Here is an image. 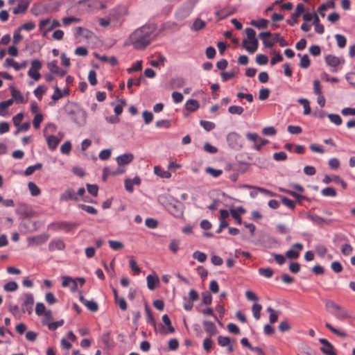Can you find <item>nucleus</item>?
Listing matches in <instances>:
<instances>
[{
	"label": "nucleus",
	"mask_w": 355,
	"mask_h": 355,
	"mask_svg": "<svg viewBox=\"0 0 355 355\" xmlns=\"http://www.w3.org/2000/svg\"><path fill=\"white\" fill-rule=\"evenodd\" d=\"M156 28L154 25H145L136 29L128 38L130 44L137 50L145 49L155 40Z\"/></svg>",
	"instance_id": "f257e3e1"
},
{
	"label": "nucleus",
	"mask_w": 355,
	"mask_h": 355,
	"mask_svg": "<svg viewBox=\"0 0 355 355\" xmlns=\"http://www.w3.org/2000/svg\"><path fill=\"white\" fill-rule=\"evenodd\" d=\"M67 112L71 120L78 125L83 126L86 123L87 113L83 109L75 105H70L67 107Z\"/></svg>",
	"instance_id": "f03ea898"
},
{
	"label": "nucleus",
	"mask_w": 355,
	"mask_h": 355,
	"mask_svg": "<svg viewBox=\"0 0 355 355\" xmlns=\"http://www.w3.org/2000/svg\"><path fill=\"white\" fill-rule=\"evenodd\" d=\"M325 307L327 309H331L332 311L331 314L338 320L345 321L351 318L350 314L348 311L341 306L340 305L336 304L335 302L332 300H327L325 302Z\"/></svg>",
	"instance_id": "7ed1b4c3"
},
{
	"label": "nucleus",
	"mask_w": 355,
	"mask_h": 355,
	"mask_svg": "<svg viewBox=\"0 0 355 355\" xmlns=\"http://www.w3.org/2000/svg\"><path fill=\"white\" fill-rule=\"evenodd\" d=\"M248 38L242 42V46L250 53H254L258 48V40L256 39V32L251 28L245 30Z\"/></svg>",
	"instance_id": "20e7f679"
},
{
	"label": "nucleus",
	"mask_w": 355,
	"mask_h": 355,
	"mask_svg": "<svg viewBox=\"0 0 355 355\" xmlns=\"http://www.w3.org/2000/svg\"><path fill=\"white\" fill-rule=\"evenodd\" d=\"M227 141L228 145L235 150H239L243 146L242 137L235 132H230L227 135Z\"/></svg>",
	"instance_id": "39448f33"
},
{
	"label": "nucleus",
	"mask_w": 355,
	"mask_h": 355,
	"mask_svg": "<svg viewBox=\"0 0 355 355\" xmlns=\"http://www.w3.org/2000/svg\"><path fill=\"white\" fill-rule=\"evenodd\" d=\"M246 138L249 141L254 143V149L258 151L261 150L262 147L269 142L268 139L259 137V135L255 132H248L246 134Z\"/></svg>",
	"instance_id": "423d86ee"
},
{
	"label": "nucleus",
	"mask_w": 355,
	"mask_h": 355,
	"mask_svg": "<svg viewBox=\"0 0 355 355\" xmlns=\"http://www.w3.org/2000/svg\"><path fill=\"white\" fill-rule=\"evenodd\" d=\"M60 26V24L58 20H51V19L48 18L40 21V30L43 32V35L46 36L48 32Z\"/></svg>",
	"instance_id": "0eeeda50"
},
{
	"label": "nucleus",
	"mask_w": 355,
	"mask_h": 355,
	"mask_svg": "<svg viewBox=\"0 0 355 355\" xmlns=\"http://www.w3.org/2000/svg\"><path fill=\"white\" fill-rule=\"evenodd\" d=\"M277 34H272L270 32H262L259 35V37L262 40L265 47L271 48L277 42V40H276Z\"/></svg>",
	"instance_id": "6e6552de"
},
{
	"label": "nucleus",
	"mask_w": 355,
	"mask_h": 355,
	"mask_svg": "<svg viewBox=\"0 0 355 355\" xmlns=\"http://www.w3.org/2000/svg\"><path fill=\"white\" fill-rule=\"evenodd\" d=\"M41 62L39 60H33L31 62V67L28 71V75L35 80H39L41 78V75L39 73V71L41 69Z\"/></svg>",
	"instance_id": "1a4fd4ad"
},
{
	"label": "nucleus",
	"mask_w": 355,
	"mask_h": 355,
	"mask_svg": "<svg viewBox=\"0 0 355 355\" xmlns=\"http://www.w3.org/2000/svg\"><path fill=\"white\" fill-rule=\"evenodd\" d=\"M55 228L57 230H62L65 233L71 232L78 226L77 223H71L67 221H60L54 224Z\"/></svg>",
	"instance_id": "9d476101"
},
{
	"label": "nucleus",
	"mask_w": 355,
	"mask_h": 355,
	"mask_svg": "<svg viewBox=\"0 0 355 355\" xmlns=\"http://www.w3.org/2000/svg\"><path fill=\"white\" fill-rule=\"evenodd\" d=\"M23 297L22 311L27 312L31 315L33 312V305L34 304L33 295L31 293H25Z\"/></svg>",
	"instance_id": "9b49d317"
},
{
	"label": "nucleus",
	"mask_w": 355,
	"mask_h": 355,
	"mask_svg": "<svg viewBox=\"0 0 355 355\" xmlns=\"http://www.w3.org/2000/svg\"><path fill=\"white\" fill-rule=\"evenodd\" d=\"M305 10L304 6L302 3H298L295 12L291 15V19L287 20V23L291 26H294L298 23L297 18Z\"/></svg>",
	"instance_id": "f8f14e48"
},
{
	"label": "nucleus",
	"mask_w": 355,
	"mask_h": 355,
	"mask_svg": "<svg viewBox=\"0 0 355 355\" xmlns=\"http://www.w3.org/2000/svg\"><path fill=\"white\" fill-rule=\"evenodd\" d=\"M319 342L323 345V347L320 348L323 354L326 355H336L334 346L327 339L320 338Z\"/></svg>",
	"instance_id": "ddd939ff"
},
{
	"label": "nucleus",
	"mask_w": 355,
	"mask_h": 355,
	"mask_svg": "<svg viewBox=\"0 0 355 355\" xmlns=\"http://www.w3.org/2000/svg\"><path fill=\"white\" fill-rule=\"evenodd\" d=\"M293 248H296L297 250L294 249H291L286 252V257L288 259H297L300 256V252L303 249V245L300 243H295L292 245Z\"/></svg>",
	"instance_id": "4468645a"
},
{
	"label": "nucleus",
	"mask_w": 355,
	"mask_h": 355,
	"mask_svg": "<svg viewBox=\"0 0 355 355\" xmlns=\"http://www.w3.org/2000/svg\"><path fill=\"white\" fill-rule=\"evenodd\" d=\"M61 201H68L69 200H73L75 201H78L79 200L76 193H75L73 189L69 188L66 189L61 195L60 198Z\"/></svg>",
	"instance_id": "2eb2a0df"
},
{
	"label": "nucleus",
	"mask_w": 355,
	"mask_h": 355,
	"mask_svg": "<svg viewBox=\"0 0 355 355\" xmlns=\"http://www.w3.org/2000/svg\"><path fill=\"white\" fill-rule=\"evenodd\" d=\"M134 159L132 153H125L116 157V160L119 167L130 164Z\"/></svg>",
	"instance_id": "dca6fc26"
},
{
	"label": "nucleus",
	"mask_w": 355,
	"mask_h": 355,
	"mask_svg": "<svg viewBox=\"0 0 355 355\" xmlns=\"http://www.w3.org/2000/svg\"><path fill=\"white\" fill-rule=\"evenodd\" d=\"M64 248H65V243L60 239H53L49 244V251H54L56 250H63Z\"/></svg>",
	"instance_id": "f3484780"
},
{
	"label": "nucleus",
	"mask_w": 355,
	"mask_h": 355,
	"mask_svg": "<svg viewBox=\"0 0 355 355\" xmlns=\"http://www.w3.org/2000/svg\"><path fill=\"white\" fill-rule=\"evenodd\" d=\"M80 302L83 304L88 310L92 312H96L98 309V304L94 300H87L83 295H80L79 297Z\"/></svg>",
	"instance_id": "a211bd4d"
},
{
	"label": "nucleus",
	"mask_w": 355,
	"mask_h": 355,
	"mask_svg": "<svg viewBox=\"0 0 355 355\" xmlns=\"http://www.w3.org/2000/svg\"><path fill=\"white\" fill-rule=\"evenodd\" d=\"M202 325L206 333L209 334L210 336L216 335L217 329L214 322L205 320L202 322Z\"/></svg>",
	"instance_id": "6ab92c4d"
},
{
	"label": "nucleus",
	"mask_w": 355,
	"mask_h": 355,
	"mask_svg": "<svg viewBox=\"0 0 355 355\" xmlns=\"http://www.w3.org/2000/svg\"><path fill=\"white\" fill-rule=\"evenodd\" d=\"M325 62L329 67L336 68L342 62V60L338 57L328 55L325 57Z\"/></svg>",
	"instance_id": "aec40b11"
},
{
	"label": "nucleus",
	"mask_w": 355,
	"mask_h": 355,
	"mask_svg": "<svg viewBox=\"0 0 355 355\" xmlns=\"http://www.w3.org/2000/svg\"><path fill=\"white\" fill-rule=\"evenodd\" d=\"M10 92L13 101L15 100L17 103H26V101L25 100L24 96L19 90L16 89L13 87H10Z\"/></svg>",
	"instance_id": "412c9836"
},
{
	"label": "nucleus",
	"mask_w": 355,
	"mask_h": 355,
	"mask_svg": "<svg viewBox=\"0 0 355 355\" xmlns=\"http://www.w3.org/2000/svg\"><path fill=\"white\" fill-rule=\"evenodd\" d=\"M146 281L148 288L151 291H153L155 288L156 284L159 282L158 277L153 276L152 275H148L147 276Z\"/></svg>",
	"instance_id": "4be33fe9"
},
{
	"label": "nucleus",
	"mask_w": 355,
	"mask_h": 355,
	"mask_svg": "<svg viewBox=\"0 0 355 355\" xmlns=\"http://www.w3.org/2000/svg\"><path fill=\"white\" fill-rule=\"evenodd\" d=\"M200 107L199 103L198 101L194 99H189L186 102L185 108L187 110L190 112L196 111Z\"/></svg>",
	"instance_id": "5701e85b"
},
{
	"label": "nucleus",
	"mask_w": 355,
	"mask_h": 355,
	"mask_svg": "<svg viewBox=\"0 0 355 355\" xmlns=\"http://www.w3.org/2000/svg\"><path fill=\"white\" fill-rule=\"evenodd\" d=\"M60 140L55 135H50L47 137V144L49 148L53 150L56 148Z\"/></svg>",
	"instance_id": "b1692460"
},
{
	"label": "nucleus",
	"mask_w": 355,
	"mask_h": 355,
	"mask_svg": "<svg viewBox=\"0 0 355 355\" xmlns=\"http://www.w3.org/2000/svg\"><path fill=\"white\" fill-rule=\"evenodd\" d=\"M309 219L318 224V225H322V224H330L331 223V220L330 219H324L318 215H315V214H313V215H311L309 216Z\"/></svg>",
	"instance_id": "393cba45"
},
{
	"label": "nucleus",
	"mask_w": 355,
	"mask_h": 355,
	"mask_svg": "<svg viewBox=\"0 0 355 355\" xmlns=\"http://www.w3.org/2000/svg\"><path fill=\"white\" fill-rule=\"evenodd\" d=\"M154 173L159 177L162 178H170L171 177V174L168 171L163 170L161 167L158 166H155L154 167Z\"/></svg>",
	"instance_id": "a878e982"
},
{
	"label": "nucleus",
	"mask_w": 355,
	"mask_h": 355,
	"mask_svg": "<svg viewBox=\"0 0 355 355\" xmlns=\"http://www.w3.org/2000/svg\"><path fill=\"white\" fill-rule=\"evenodd\" d=\"M297 102L303 106L304 115H309L311 114V110L310 107V102L308 99L303 98H299Z\"/></svg>",
	"instance_id": "bb28decb"
},
{
	"label": "nucleus",
	"mask_w": 355,
	"mask_h": 355,
	"mask_svg": "<svg viewBox=\"0 0 355 355\" xmlns=\"http://www.w3.org/2000/svg\"><path fill=\"white\" fill-rule=\"evenodd\" d=\"M325 327L330 330L333 334L337 335L340 338H346L347 334L345 331H340L339 329H336L333 327L330 323L326 322Z\"/></svg>",
	"instance_id": "cd10ccee"
},
{
	"label": "nucleus",
	"mask_w": 355,
	"mask_h": 355,
	"mask_svg": "<svg viewBox=\"0 0 355 355\" xmlns=\"http://www.w3.org/2000/svg\"><path fill=\"white\" fill-rule=\"evenodd\" d=\"M71 284H73V287H72L71 290L72 291L76 290L77 288V283L75 280H73L71 277H62V286L63 287H67Z\"/></svg>",
	"instance_id": "c85d7f7f"
},
{
	"label": "nucleus",
	"mask_w": 355,
	"mask_h": 355,
	"mask_svg": "<svg viewBox=\"0 0 355 355\" xmlns=\"http://www.w3.org/2000/svg\"><path fill=\"white\" fill-rule=\"evenodd\" d=\"M13 103L12 99H8L0 103V115L5 116L6 114V110Z\"/></svg>",
	"instance_id": "c756f323"
},
{
	"label": "nucleus",
	"mask_w": 355,
	"mask_h": 355,
	"mask_svg": "<svg viewBox=\"0 0 355 355\" xmlns=\"http://www.w3.org/2000/svg\"><path fill=\"white\" fill-rule=\"evenodd\" d=\"M299 57L301 58L300 66L303 69H307L310 66V59L307 54H304L303 55H301V54L297 55Z\"/></svg>",
	"instance_id": "7c9ffc66"
},
{
	"label": "nucleus",
	"mask_w": 355,
	"mask_h": 355,
	"mask_svg": "<svg viewBox=\"0 0 355 355\" xmlns=\"http://www.w3.org/2000/svg\"><path fill=\"white\" fill-rule=\"evenodd\" d=\"M28 187L33 196H37L41 193L40 189L33 182H30L28 184Z\"/></svg>",
	"instance_id": "2f4dec72"
},
{
	"label": "nucleus",
	"mask_w": 355,
	"mask_h": 355,
	"mask_svg": "<svg viewBox=\"0 0 355 355\" xmlns=\"http://www.w3.org/2000/svg\"><path fill=\"white\" fill-rule=\"evenodd\" d=\"M124 172L125 169L119 166L115 169L108 166L105 167V173H107V174H110V175H118L123 174Z\"/></svg>",
	"instance_id": "473e14b6"
},
{
	"label": "nucleus",
	"mask_w": 355,
	"mask_h": 355,
	"mask_svg": "<svg viewBox=\"0 0 355 355\" xmlns=\"http://www.w3.org/2000/svg\"><path fill=\"white\" fill-rule=\"evenodd\" d=\"M162 321L168 327L167 331H165V334L173 333L175 331V329L172 326L171 320L168 315L165 314L162 316Z\"/></svg>",
	"instance_id": "72a5a7b5"
},
{
	"label": "nucleus",
	"mask_w": 355,
	"mask_h": 355,
	"mask_svg": "<svg viewBox=\"0 0 355 355\" xmlns=\"http://www.w3.org/2000/svg\"><path fill=\"white\" fill-rule=\"evenodd\" d=\"M46 89L47 88L45 85H40L34 90L33 93L39 101L42 100L43 95L46 91Z\"/></svg>",
	"instance_id": "f704fd0d"
},
{
	"label": "nucleus",
	"mask_w": 355,
	"mask_h": 355,
	"mask_svg": "<svg viewBox=\"0 0 355 355\" xmlns=\"http://www.w3.org/2000/svg\"><path fill=\"white\" fill-rule=\"evenodd\" d=\"M321 194L327 197H336L337 195L336 191L333 187H325L321 191Z\"/></svg>",
	"instance_id": "c9c22d12"
},
{
	"label": "nucleus",
	"mask_w": 355,
	"mask_h": 355,
	"mask_svg": "<svg viewBox=\"0 0 355 355\" xmlns=\"http://www.w3.org/2000/svg\"><path fill=\"white\" fill-rule=\"evenodd\" d=\"M165 61L166 58L163 55L159 54L157 56V59L151 60L150 64L153 67H157L159 65L164 66Z\"/></svg>",
	"instance_id": "e433bc0d"
},
{
	"label": "nucleus",
	"mask_w": 355,
	"mask_h": 355,
	"mask_svg": "<svg viewBox=\"0 0 355 355\" xmlns=\"http://www.w3.org/2000/svg\"><path fill=\"white\" fill-rule=\"evenodd\" d=\"M335 7V3L333 1H329L327 3H322L320 5L318 9V12L320 13V15L324 17V13H322V10H327L329 8H334Z\"/></svg>",
	"instance_id": "4c0bfd02"
},
{
	"label": "nucleus",
	"mask_w": 355,
	"mask_h": 355,
	"mask_svg": "<svg viewBox=\"0 0 355 355\" xmlns=\"http://www.w3.org/2000/svg\"><path fill=\"white\" fill-rule=\"evenodd\" d=\"M42 167V164L40 163H37L35 165L29 166L25 170L24 174L27 176L32 175L36 170L41 169Z\"/></svg>",
	"instance_id": "58836bf2"
},
{
	"label": "nucleus",
	"mask_w": 355,
	"mask_h": 355,
	"mask_svg": "<svg viewBox=\"0 0 355 355\" xmlns=\"http://www.w3.org/2000/svg\"><path fill=\"white\" fill-rule=\"evenodd\" d=\"M262 306L259 304H254L252 306V313L254 318L258 320L260 319L261 317V311Z\"/></svg>",
	"instance_id": "ea45409f"
},
{
	"label": "nucleus",
	"mask_w": 355,
	"mask_h": 355,
	"mask_svg": "<svg viewBox=\"0 0 355 355\" xmlns=\"http://www.w3.org/2000/svg\"><path fill=\"white\" fill-rule=\"evenodd\" d=\"M335 38H336V42H337V45L340 48L343 49V48H344L346 46L347 40H346V37L344 35H340V34H336L335 35Z\"/></svg>",
	"instance_id": "a19ab883"
},
{
	"label": "nucleus",
	"mask_w": 355,
	"mask_h": 355,
	"mask_svg": "<svg viewBox=\"0 0 355 355\" xmlns=\"http://www.w3.org/2000/svg\"><path fill=\"white\" fill-rule=\"evenodd\" d=\"M192 257L193 259H197L200 263H204L207 259L206 254L198 250L193 253Z\"/></svg>",
	"instance_id": "79ce46f5"
},
{
	"label": "nucleus",
	"mask_w": 355,
	"mask_h": 355,
	"mask_svg": "<svg viewBox=\"0 0 355 355\" xmlns=\"http://www.w3.org/2000/svg\"><path fill=\"white\" fill-rule=\"evenodd\" d=\"M327 116L329 119L330 121L336 124V125H340L343 122L341 117L338 114H327Z\"/></svg>",
	"instance_id": "37998d69"
},
{
	"label": "nucleus",
	"mask_w": 355,
	"mask_h": 355,
	"mask_svg": "<svg viewBox=\"0 0 355 355\" xmlns=\"http://www.w3.org/2000/svg\"><path fill=\"white\" fill-rule=\"evenodd\" d=\"M268 21L267 19H261L258 21H252L251 24L259 28H266L268 26Z\"/></svg>",
	"instance_id": "c03bdc74"
},
{
	"label": "nucleus",
	"mask_w": 355,
	"mask_h": 355,
	"mask_svg": "<svg viewBox=\"0 0 355 355\" xmlns=\"http://www.w3.org/2000/svg\"><path fill=\"white\" fill-rule=\"evenodd\" d=\"M3 66L6 68L13 67L16 71H19V63L16 62L12 58H6Z\"/></svg>",
	"instance_id": "a18cd8bd"
},
{
	"label": "nucleus",
	"mask_w": 355,
	"mask_h": 355,
	"mask_svg": "<svg viewBox=\"0 0 355 355\" xmlns=\"http://www.w3.org/2000/svg\"><path fill=\"white\" fill-rule=\"evenodd\" d=\"M3 288L6 291L13 292L17 290L18 284L15 282L11 281L6 283L4 285Z\"/></svg>",
	"instance_id": "49530a36"
},
{
	"label": "nucleus",
	"mask_w": 355,
	"mask_h": 355,
	"mask_svg": "<svg viewBox=\"0 0 355 355\" xmlns=\"http://www.w3.org/2000/svg\"><path fill=\"white\" fill-rule=\"evenodd\" d=\"M258 271L260 275L266 278H270L273 275V270L270 268H260Z\"/></svg>",
	"instance_id": "de8ad7c7"
},
{
	"label": "nucleus",
	"mask_w": 355,
	"mask_h": 355,
	"mask_svg": "<svg viewBox=\"0 0 355 355\" xmlns=\"http://www.w3.org/2000/svg\"><path fill=\"white\" fill-rule=\"evenodd\" d=\"M231 343L230 338L227 336H219L218 337V344L220 347H227V345H230Z\"/></svg>",
	"instance_id": "09e8293b"
},
{
	"label": "nucleus",
	"mask_w": 355,
	"mask_h": 355,
	"mask_svg": "<svg viewBox=\"0 0 355 355\" xmlns=\"http://www.w3.org/2000/svg\"><path fill=\"white\" fill-rule=\"evenodd\" d=\"M28 8V3L26 1L23 3H19L17 7L14 9L13 13L15 15H18L19 13H24L26 11Z\"/></svg>",
	"instance_id": "8fccbe9b"
},
{
	"label": "nucleus",
	"mask_w": 355,
	"mask_h": 355,
	"mask_svg": "<svg viewBox=\"0 0 355 355\" xmlns=\"http://www.w3.org/2000/svg\"><path fill=\"white\" fill-rule=\"evenodd\" d=\"M78 207L81 209L82 210H84L87 211V213L90 214H97V209L94 208V207L84 205V204H80L78 205Z\"/></svg>",
	"instance_id": "3c124183"
},
{
	"label": "nucleus",
	"mask_w": 355,
	"mask_h": 355,
	"mask_svg": "<svg viewBox=\"0 0 355 355\" xmlns=\"http://www.w3.org/2000/svg\"><path fill=\"white\" fill-rule=\"evenodd\" d=\"M48 69L53 73H60V67L58 66L56 60H53L48 63Z\"/></svg>",
	"instance_id": "603ef678"
},
{
	"label": "nucleus",
	"mask_w": 355,
	"mask_h": 355,
	"mask_svg": "<svg viewBox=\"0 0 355 355\" xmlns=\"http://www.w3.org/2000/svg\"><path fill=\"white\" fill-rule=\"evenodd\" d=\"M243 108L239 105H231L228 108V112L232 114L241 115L243 112Z\"/></svg>",
	"instance_id": "864d4df0"
},
{
	"label": "nucleus",
	"mask_w": 355,
	"mask_h": 355,
	"mask_svg": "<svg viewBox=\"0 0 355 355\" xmlns=\"http://www.w3.org/2000/svg\"><path fill=\"white\" fill-rule=\"evenodd\" d=\"M267 311L270 313L269 321L270 323L273 324L276 322L278 320V314L274 311L272 307H268Z\"/></svg>",
	"instance_id": "5fc2aeb1"
},
{
	"label": "nucleus",
	"mask_w": 355,
	"mask_h": 355,
	"mask_svg": "<svg viewBox=\"0 0 355 355\" xmlns=\"http://www.w3.org/2000/svg\"><path fill=\"white\" fill-rule=\"evenodd\" d=\"M129 266L130 269L135 272L137 275L139 274L141 272L140 268L138 266L136 261L131 257L129 260Z\"/></svg>",
	"instance_id": "6e6d98bb"
},
{
	"label": "nucleus",
	"mask_w": 355,
	"mask_h": 355,
	"mask_svg": "<svg viewBox=\"0 0 355 355\" xmlns=\"http://www.w3.org/2000/svg\"><path fill=\"white\" fill-rule=\"evenodd\" d=\"M205 171L213 176L214 178H218L219 177L222 173L223 171L220 169H215L211 167H207L205 169Z\"/></svg>",
	"instance_id": "4d7b16f0"
},
{
	"label": "nucleus",
	"mask_w": 355,
	"mask_h": 355,
	"mask_svg": "<svg viewBox=\"0 0 355 355\" xmlns=\"http://www.w3.org/2000/svg\"><path fill=\"white\" fill-rule=\"evenodd\" d=\"M200 124L207 131H211L215 128V124L211 121L201 120Z\"/></svg>",
	"instance_id": "13d9d810"
},
{
	"label": "nucleus",
	"mask_w": 355,
	"mask_h": 355,
	"mask_svg": "<svg viewBox=\"0 0 355 355\" xmlns=\"http://www.w3.org/2000/svg\"><path fill=\"white\" fill-rule=\"evenodd\" d=\"M46 307L42 302H37L35 306V313L37 315H42L46 313Z\"/></svg>",
	"instance_id": "bf43d9fd"
},
{
	"label": "nucleus",
	"mask_w": 355,
	"mask_h": 355,
	"mask_svg": "<svg viewBox=\"0 0 355 355\" xmlns=\"http://www.w3.org/2000/svg\"><path fill=\"white\" fill-rule=\"evenodd\" d=\"M142 117L146 124H149L153 120V113L147 110L143 112Z\"/></svg>",
	"instance_id": "052dcab7"
},
{
	"label": "nucleus",
	"mask_w": 355,
	"mask_h": 355,
	"mask_svg": "<svg viewBox=\"0 0 355 355\" xmlns=\"http://www.w3.org/2000/svg\"><path fill=\"white\" fill-rule=\"evenodd\" d=\"M142 69V61L139 60L136 63L133 64L131 67L128 69V72L131 73L134 71H138Z\"/></svg>",
	"instance_id": "680f3d73"
},
{
	"label": "nucleus",
	"mask_w": 355,
	"mask_h": 355,
	"mask_svg": "<svg viewBox=\"0 0 355 355\" xmlns=\"http://www.w3.org/2000/svg\"><path fill=\"white\" fill-rule=\"evenodd\" d=\"M108 243L110 247L114 250H120L123 248V244L120 241L110 240Z\"/></svg>",
	"instance_id": "e2e57ef3"
},
{
	"label": "nucleus",
	"mask_w": 355,
	"mask_h": 355,
	"mask_svg": "<svg viewBox=\"0 0 355 355\" xmlns=\"http://www.w3.org/2000/svg\"><path fill=\"white\" fill-rule=\"evenodd\" d=\"M268 62V58L263 54H258L256 57V62L259 65L266 64Z\"/></svg>",
	"instance_id": "0e129e2a"
},
{
	"label": "nucleus",
	"mask_w": 355,
	"mask_h": 355,
	"mask_svg": "<svg viewBox=\"0 0 355 355\" xmlns=\"http://www.w3.org/2000/svg\"><path fill=\"white\" fill-rule=\"evenodd\" d=\"M270 90L268 88H262L259 90V99L265 101L269 97Z\"/></svg>",
	"instance_id": "69168bd1"
},
{
	"label": "nucleus",
	"mask_w": 355,
	"mask_h": 355,
	"mask_svg": "<svg viewBox=\"0 0 355 355\" xmlns=\"http://www.w3.org/2000/svg\"><path fill=\"white\" fill-rule=\"evenodd\" d=\"M281 198L282 203L287 207L291 209H293L295 207V202L293 200L284 196L281 197Z\"/></svg>",
	"instance_id": "338daca9"
},
{
	"label": "nucleus",
	"mask_w": 355,
	"mask_h": 355,
	"mask_svg": "<svg viewBox=\"0 0 355 355\" xmlns=\"http://www.w3.org/2000/svg\"><path fill=\"white\" fill-rule=\"evenodd\" d=\"M185 84V81L182 78H176L172 80V85L173 87L180 88Z\"/></svg>",
	"instance_id": "774afa93"
}]
</instances>
